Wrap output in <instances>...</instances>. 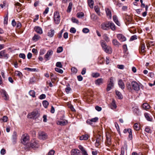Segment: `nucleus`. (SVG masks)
<instances>
[{"mask_svg": "<svg viewBox=\"0 0 155 155\" xmlns=\"http://www.w3.org/2000/svg\"><path fill=\"white\" fill-rule=\"evenodd\" d=\"M46 97L45 95L42 94L39 97V98L40 99L42 100L45 99Z\"/></svg>", "mask_w": 155, "mask_h": 155, "instance_id": "57", "label": "nucleus"}, {"mask_svg": "<svg viewBox=\"0 0 155 155\" xmlns=\"http://www.w3.org/2000/svg\"><path fill=\"white\" fill-rule=\"evenodd\" d=\"M106 12L107 17L111 19L112 18V14L109 8H107L106 9Z\"/></svg>", "mask_w": 155, "mask_h": 155, "instance_id": "18", "label": "nucleus"}, {"mask_svg": "<svg viewBox=\"0 0 155 155\" xmlns=\"http://www.w3.org/2000/svg\"><path fill=\"white\" fill-rule=\"evenodd\" d=\"M117 106L116 105L115 101L113 100L110 105V107L112 109H115L117 107Z\"/></svg>", "mask_w": 155, "mask_h": 155, "instance_id": "31", "label": "nucleus"}, {"mask_svg": "<svg viewBox=\"0 0 155 155\" xmlns=\"http://www.w3.org/2000/svg\"><path fill=\"white\" fill-rule=\"evenodd\" d=\"M31 115L32 116L31 118L36 119L39 116L40 114L37 110H35L32 112Z\"/></svg>", "mask_w": 155, "mask_h": 155, "instance_id": "13", "label": "nucleus"}, {"mask_svg": "<svg viewBox=\"0 0 155 155\" xmlns=\"http://www.w3.org/2000/svg\"><path fill=\"white\" fill-rule=\"evenodd\" d=\"M145 44L144 43H141L139 49L140 51H141L142 52H144L145 51Z\"/></svg>", "mask_w": 155, "mask_h": 155, "instance_id": "25", "label": "nucleus"}, {"mask_svg": "<svg viewBox=\"0 0 155 155\" xmlns=\"http://www.w3.org/2000/svg\"><path fill=\"white\" fill-rule=\"evenodd\" d=\"M134 129L136 130H139L140 129V126L138 123H135L134 126Z\"/></svg>", "mask_w": 155, "mask_h": 155, "instance_id": "36", "label": "nucleus"}, {"mask_svg": "<svg viewBox=\"0 0 155 155\" xmlns=\"http://www.w3.org/2000/svg\"><path fill=\"white\" fill-rule=\"evenodd\" d=\"M45 52V51L44 49H41L40 50V55H43Z\"/></svg>", "mask_w": 155, "mask_h": 155, "instance_id": "62", "label": "nucleus"}, {"mask_svg": "<svg viewBox=\"0 0 155 155\" xmlns=\"http://www.w3.org/2000/svg\"><path fill=\"white\" fill-rule=\"evenodd\" d=\"M53 53V51L50 50L48 51L47 53L45 55V58L46 59V61H47L49 60V57Z\"/></svg>", "mask_w": 155, "mask_h": 155, "instance_id": "15", "label": "nucleus"}, {"mask_svg": "<svg viewBox=\"0 0 155 155\" xmlns=\"http://www.w3.org/2000/svg\"><path fill=\"white\" fill-rule=\"evenodd\" d=\"M71 71L74 73H76L77 72V69L75 67H72L71 68Z\"/></svg>", "mask_w": 155, "mask_h": 155, "instance_id": "55", "label": "nucleus"}, {"mask_svg": "<svg viewBox=\"0 0 155 155\" xmlns=\"http://www.w3.org/2000/svg\"><path fill=\"white\" fill-rule=\"evenodd\" d=\"M17 133L16 132H13L12 136V141L13 144H15L17 142Z\"/></svg>", "mask_w": 155, "mask_h": 155, "instance_id": "10", "label": "nucleus"}, {"mask_svg": "<svg viewBox=\"0 0 155 155\" xmlns=\"http://www.w3.org/2000/svg\"><path fill=\"white\" fill-rule=\"evenodd\" d=\"M114 21L116 24L119 26L120 25V23L118 21L117 17L116 15H114L113 17Z\"/></svg>", "mask_w": 155, "mask_h": 155, "instance_id": "24", "label": "nucleus"}, {"mask_svg": "<svg viewBox=\"0 0 155 155\" xmlns=\"http://www.w3.org/2000/svg\"><path fill=\"white\" fill-rule=\"evenodd\" d=\"M144 116L147 120L149 121H151L152 120V117L148 113H145Z\"/></svg>", "mask_w": 155, "mask_h": 155, "instance_id": "29", "label": "nucleus"}, {"mask_svg": "<svg viewBox=\"0 0 155 155\" xmlns=\"http://www.w3.org/2000/svg\"><path fill=\"white\" fill-rule=\"evenodd\" d=\"M0 92L1 93L2 97L3 99L6 101L8 100L9 98V96L6 92L4 89H2Z\"/></svg>", "mask_w": 155, "mask_h": 155, "instance_id": "8", "label": "nucleus"}, {"mask_svg": "<svg viewBox=\"0 0 155 155\" xmlns=\"http://www.w3.org/2000/svg\"><path fill=\"white\" fill-rule=\"evenodd\" d=\"M9 57L8 54H6L5 50H2L0 51V58H3L7 59Z\"/></svg>", "mask_w": 155, "mask_h": 155, "instance_id": "11", "label": "nucleus"}, {"mask_svg": "<svg viewBox=\"0 0 155 155\" xmlns=\"http://www.w3.org/2000/svg\"><path fill=\"white\" fill-rule=\"evenodd\" d=\"M126 20L128 23H130L131 21V17L129 15H127L125 17Z\"/></svg>", "mask_w": 155, "mask_h": 155, "instance_id": "32", "label": "nucleus"}, {"mask_svg": "<svg viewBox=\"0 0 155 155\" xmlns=\"http://www.w3.org/2000/svg\"><path fill=\"white\" fill-rule=\"evenodd\" d=\"M145 131L148 133H151V130L150 128L148 127H147L145 129Z\"/></svg>", "mask_w": 155, "mask_h": 155, "instance_id": "60", "label": "nucleus"}, {"mask_svg": "<svg viewBox=\"0 0 155 155\" xmlns=\"http://www.w3.org/2000/svg\"><path fill=\"white\" fill-rule=\"evenodd\" d=\"M126 87L128 89L130 90L131 89V85L130 83H127L126 84Z\"/></svg>", "mask_w": 155, "mask_h": 155, "instance_id": "53", "label": "nucleus"}, {"mask_svg": "<svg viewBox=\"0 0 155 155\" xmlns=\"http://www.w3.org/2000/svg\"><path fill=\"white\" fill-rule=\"evenodd\" d=\"M117 38L121 42L125 41H126V38L122 34H119L117 35Z\"/></svg>", "mask_w": 155, "mask_h": 155, "instance_id": "12", "label": "nucleus"}, {"mask_svg": "<svg viewBox=\"0 0 155 155\" xmlns=\"http://www.w3.org/2000/svg\"><path fill=\"white\" fill-rule=\"evenodd\" d=\"M88 3L91 8H93L94 2L93 0H88Z\"/></svg>", "mask_w": 155, "mask_h": 155, "instance_id": "30", "label": "nucleus"}, {"mask_svg": "<svg viewBox=\"0 0 155 155\" xmlns=\"http://www.w3.org/2000/svg\"><path fill=\"white\" fill-rule=\"evenodd\" d=\"M19 57L20 58L24 59L25 58V55L23 53H21L19 54Z\"/></svg>", "mask_w": 155, "mask_h": 155, "instance_id": "59", "label": "nucleus"}, {"mask_svg": "<svg viewBox=\"0 0 155 155\" xmlns=\"http://www.w3.org/2000/svg\"><path fill=\"white\" fill-rule=\"evenodd\" d=\"M71 155H81L79 150L78 149H72L71 152Z\"/></svg>", "mask_w": 155, "mask_h": 155, "instance_id": "16", "label": "nucleus"}, {"mask_svg": "<svg viewBox=\"0 0 155 155\" xmlns=\"http://www.w3.org/2000/svg\"><path fill=\"white\" fill-rule=\"evenodd\" d=\"M89 137V136L87 134L84 135L80 137V140H86L88 139Z\"/></svg>", "mask_w": 155, "mask_h": 155, "instance_id": "28", "label": "nucleus"}, {"mask_svg": "<svg viewBox=\"0 0 155 155\" xmlns=\"http://www.w3.org/2000/svg\"><path fill=\"white\" fill-rule=\"evenodd\" d=\"M118 84L120 87L122 89H124L125 88L124 84L121 79L119 80L118 81Z\"/></svg>", "mask_w": 155, "mask_h": 155, "instance_id": "22", "label": "nucleus"}, {"mask_svg": "<svg viewBox=\"0 0 155 155\" xmlns=\"http://www.w3.org/2000/svg\"><path fill=\"white\" fill-rule=\"evenodd\" d=\"M56 66L58 67L62 68V65L60 62H58L56 63Z\"/></svg>", "mask_w": 155, "mask_h": 155, "instance_id": "48", "label": "nucleus"}, {"mask_svg": "<svg viewBox=\"0 0 155 155\" xmlns=\"http://www.w3.org/2000/svg\"><path fill=\"white\" fill-rule=\"evenodd\" d=\"M63 48L62 47L60 46L57 49V52L58 53H60L63 51Z\"/></svg>", "mask_w": 155, "mask_h": 155, "instance_id": "45", "label": "nucleus"}, {"mask_svg": "<svg viewBox=\"0 0 155 155\" xmlns=\"http://www.w3.org/2000/svg\"><path fill=\"white\" fill-rule=\"evenodd\" d=\"M54 30H49L48 32V35L50 38L52 37L54 35Z\"/></svg>", "mask_w": 155, "mask_h": 155, "instance_id": "26", "label": "nucleus"}, {"mask_svg": "<svg viewBox=\"0 0 155 155\" xmlns=\"http://www.w3.org/2000/svg\"><path fill=\"white\" fill-rule=\"evenodd\" d=\"M38 137L41 140H45L48 138L47 134L42 131H39L38 134Z\"/></svg>", "mask_w": 155, "mask_h": 155, "instance_id": "3", "label": "nucleus"}, {"mask_svg": "<svg viewBox=\"0 0 155 155\" xmlns=\"http://www.w3.org/2000/svg\"><path fill=\"white\" fill-rule=\"evenodd\" d=\"M78 148L81 151L82 154L83 155H88L87 152L82 145H79L78 146Z\"/></svg>", "mask_w": 155, "mask_h": 155, "instance_id": "20", "label": "nucleus"}, {"mask_svg": "<svg viewBox=\"0 0 155 155\" xmlns=\"http://www.w3.org/2000/svg\"><path fill=\"white\" fill-rule=\"evenodd\" d=\"M39 18V15H36L35 18L34 19L33 21L34 22H35L36 21L38 20Z\"/></svg>", "mask_w": 155, "mask_h": 155, "instance_id": "64", "label": "nucleus"}, {"mask_svg": "<svg viewBox=\"0 0 155 155\" xmlns=\"http://www.w3.org/2000/svg\"><path fill=\"white\" fill-rule=\"evenodd\" d=\"M103 79L100 78L97 79V85H101L103 83Z\"/></svg>", "mask_w": 155, "mask_h": 155, "instance_id": "37", "label": "nucleus"}, {"mask_svg": "<svg viewBox=\"0 0 155 155\" xmlns=\"http://www.w3.org/2000/svg\"><path fill=\"white\" fill-rule=\"evenodd\" d=\"M130 132L129 133L128 139L130 140H131L132 138V130H130Z\"/></svg>", "mask_w": 155, "mask_h": 155, "instance_id": "46", "label": "nucleus"}, {"mask_svg": "<svg viewBox=\"0 0 155 155\" xmlns=\"http://www.w3.org/2000/svg\"><path fill=\"white\" fill-rule=\"evenodd\" d=\"M137 39V37L136 35H134L132 36L130 39V41H133L134 40H136Z\"/></svg>", "mask_w": 155, "mask_h": 155, "instance_id": "43", "label": "nucleus"}, {"mask_svg": "<svg viewBox=\"0 0 155 155\" xmlns=\"http://www.w3.org/2000/svg\"><path fill=\"white\" fill-rule=\"evenodd\" d=\"M142 107L144 109L147 110L150 108V106L147 103H143L142 105Z\"/></svg>", "mask_w": 155, "mask_h": 155, "instance_id": "27", "label": "nucleus"}, {"mask_svg": "<svg viewBox=\"0 0 155 155\" xmlns=\"http://www.w3.org/2000/svg\"><path fill=\"white\" fill-rule=\"evenodd\" d=\"M15 74L17 76L20 77L22 75V73L18 71H16L15 72Z\"/></svg>", "mask_w": 155, "mask_h": 155, "instance_id": "52", "label": "nucleus"}, {"mask_svg": "<svg viewBox=\"0 0 155 155\" xmlns=\"http://www.w3.org/2000/svg\"><path fill=\"white\" fill-rule=\"evenodd\" d=\"M113 45L116 47H119L121 44L116 39H114L112 40Z\"/></svg>", "mask_w": 155, "mask_h": 155, "instance_id": "23", "label": "nucleus"}, {"mask_svg": "<svg viewBox=\"0 0 155 155\" xmlns=\"http://www.w3.org/2000/svg\"><path fill=\"white\" fill-rule=\"evenodd\" d=\"M116 94L118 98L120 99H122L123 98L122 95L121 93L118 91H116Z\"/></svg>", "mask_w": 155, "mask_h": 155, "instance_id": "33", "label": "nucleus"}, {"mask_svg": "<svg viewBox=\"0 0 155 155\" xmlns=\"http://www.w3.org/2000/svg\"><path fill=\"white\" fill-rule=\"evenodd\" d=\"M54 20L55 23L58 24L60 23V16L59 12H56L54 13Z\"/></svg>", "mask_w": 155, "mask_h": 155, "instance_id": "5", "label": "nucleus"}, {"mask_svg": "<svg viewBox=\"0 0 155 155\" xmlns=\"http://www.w3.org/2000/svg\"><path fill=\"white\" fill-rule=\"evenodd\" d=\"M43 104L44 107L45 108H46L49 104V103L47 101H44L43 102Z\"/></svg>", "mask_w": 155, "mask_h": 155, "instance_id": "41", "label": "nucleus"}, {"mask_svg": "<svg viewBox=\"0 0 155 155\" xmlns=\"http://www.w3.org/2000/svg\"><path fill=\"white\" fill-rule=\"evenodd\" d=\"M3 4H0V6L2 8H3L4 7H5L7 4V2L6 1H4L3 2Z\"/></svg>", "mask_w": 155, "mask_h": 155, "instance_id": "51", "label": "nucleus"}, {"mask_svg": "<svg viewBox=\"0 0 155 155\" xmlns=\"http://www.w3.org/2000/svg\"><path fill=\"white\" fill-rule=\"evenodd\" d=\"M67 120H64L61 121H58L57 122V124L61 126H64L68 124Z\"/></svg>", "mask_w": 155, "mask_h": 155, "instance_id": "19", "label": "nucleus"}, {"mask_svg": "<svg viewBox=\"0 0 155 155\" xmlns=\"http://www.w3.org/2000/svg\"><path fill=\"white\" fill-rule=\"evenodd\" d=\"M72 6V3L71 2H70L69 4V5L68 8V9L67 10V12H69L71 11Z\"/></svg>", "mask_w": 155, "mask_h": 155, "instance_id": "34", "label": "nucleus"}, {"mask_svg": "<svg viewBox=\"0 0 155 155\" xmlns=\"http://www.w3.org/2000/svg\"><path fill=\"white\" fill-rule=\"evenodd\" d=\"M131 85L133 89L136 91L140 90L139 85L136 81H133L131 82Z\"/></svg>", "mask_w": 155, "mask_h": 155, "instance_id": "9", "label": "nucleus"}, {"mask_svg": "<svg viewBox=\"0 0 155 155\" xmlns=\"http://www.w3.org/2000/svg\"><path fill=\"white\" fill-rule=\"evenodd\" d=\"M103 38L107 42H108L109 41V39L108 37L106 35H104L103 36Z\"/></svg>", "mask_w": 155, "mask_h": 155, "instance_id": "47", "label": "nucleus"}, {"mask_svg": "<svg viewBox=\"0 0 155 155\" xmlns=\"http://www.w3.org/2000/svg\"><path fill=\"white\" fill-rule=\"evenodd\" d=\"M84 16V13L82 12H78L77 14V16L78 18H81Z\"/></svg>", "mask_w": 155, "mask_h": 155, "instance_id": "38", "label": "nucleus"}, {"mask_svg": "<svg viewBox=\"0 0 155 155\" xmlns=\"http://www.w3.org/2000/svg\"><path fill=\"white\" fill-rule=\"evenodd\" d=\"M22 143L25 145L29 142L30 140L29 136L27 134H25L22 135Z\"/></svg>", "mask_w": 155, "mask_h": 155, "instance_id": "4", "label": "nucleus"}, {"mask_svg": "<svg viewBox=\"0 0 155 155\" xmlns=\"http://www.w3.org/2000/svg\"><path fill=\"white\" fill-rule=\"evenodd\" d=\"M78 80L79 81H81L83 80V78L81 75L77 76Z\"/></svg>", "mask_w": 155, "mask_h": 155, "instance_id": "61", "label": "nucleus"}, {"mask_svg": "<svg viewBox=\"0 0 155 155\" xmlns=\"http://www.w3.org/2000/svg\"><path fill=\"white\" fill-rule=\"evenodd\" d=\"M114 86L113 78L111 77L110 79V81L109 82L107 88V91H109Z\"/></svg>", "mask_w": 155, "mask_h": 155, "instance_id": "7", "label": "nucleus"}, {"mask_svg": "<svg viewBox=\"0 0 155 155\" xmlns=\"http://www.w3.org/2000/svg\"><path fill=\"white\" fill-rule=\"evenodd\" d=\"M30 146L33 148H38L39 146L38 141L35 140H31L30 144Z\"/></svg>", "mask_w": 155, "mask_h": 155, "instance_id": "6", "label": "nucleus"}, {"mask_svg": "<svg viewBox=\"0 0 155 155\" xmlns=\"http://www.w3.org/2000/svg\"><path fill=\"white\" fill-rule=\"evenodd\" d=\"M106 137L107 140V143L108 145H110L111 144V136L109 132L106 133Z\"/></svg>", "mask_w": 155, "mask_h": 155, "instance_id": "17", "label": "nucleus"}, {"mask_svg": "<svg viewBox=\"0 0 155 155\" xmlns=\"http://www.w3.org/2000/svg\"><path fill=\"white\" fill-rule=\"evenodd\" d=\"M97 148L98 146L101 145L102 143V137L101 136V133H98L97 132Z\"/></svg>", "mask_w": 155, "mask_h": 155, "instance_id": "14", "label": "nucleus"}, {"mask_svg": "<svg viewBox=\"0 0 155 155\" xmlns=\"http://www.w3.org/2000/svg\"><path fill=\"white\" fill-rule=\"evenodd\" d=\"M123 48L124 52H126L127 51V48L126 45L124 44L123 45Z\"/></svg>", "mask_w": 155, "mask_h": 155, "instance_id": "56", "label": "nucleus"}, {"mask_svg": "<svg viewBox=\"0 0 155 155\" xmlns=\"http://www.w3.org/2000/svg\"><path fill=\"white\" fill-rule=\"evenodd\" d=\"M40 37L38 35H35L33 37L32 39L34 40H35V41H37L39 39Z\"/></svg>", "mask_w": 155, "mask_h": 155, "instance_id": "44", "label": "nucleus"}, {"mask_svg": "<svg viewBox=\"0 0 155 155\" xmlns=\"http://www.w3.org/2000/svg\"><path fill=\"white\" fill-rule=\"evenodd\" d=\"M8 118L6 116H4L3 117L2 120L4 122H6L8 121Z\"/></svg>", "mask_w": 155, "mask_h": 155, "instance_id": "58", "label": "nucleus"}, {"mask_svg": "<svg viewBox=\"0 0 155 155\" xmlns=\"http://www.w3.org/2000/svg\"><path fill=\"white\" fill-rule=\"evenodd\" d=\"M71 90V88L69 87H67L65 89V91L67 94H68Z\"/></svg>", "mask_w": 155, "mask_h": 155, "instance_id": "50", "label": "nucleus"}, {"mask_svg": "<svg viewBox=\"0 0 155 155\" xmlns=\"http://www.w3.org/2000/svg\"><path fill=\"white\" fill-rule=\"evenodd\" d=\"M55 70L58 72L60 74H62L63 72V71L61 69L59 68H55Z\"/></svg>", "mask_w": 155, "mask_h": 155, "instance_id": "42", "label": "nucleus"}, {"mask_svg": "<svg viewBox=\"0 0 155 155\" xmlns=\"http://www.w3.org/2000/svg\"><path fill=\"white\" fill-rule=\"evenodd\" d=\"M8 22V14H7L6 16L4 17V24L7 25Z\"/></svg>", "mask_w": 155, "mask_h": 155, "instance_id": "39", "label": "nucleus"}, {"mask_svg": "<svg viewBox=\"0 0 155 155\" xmlns=\"http://www.w3.org/2000/svg\"><path fill=\"white\" fill-rule=\"evenodd\" d=\"M103 28H110L111 29H115V27L114 24L112 22L107 21L103 23L102 25Z\"/></svg>", "mask_w": 155, "mask_h": 155, "instance_id": "2", "label": "nucleus"}, {"mask_svg": "<svg viewBox=\"0 0 155 155\" xmlns=\"http://www.w3.org/2000/svg\"><path fill=\"white\" fill-rule=\"evenodd\" d=\"M100 43L102 48L104 51L107 53L111 54L112 52V49L111 47L108 46L103 40H101Z\"/></svg>", "mask_w": 155, "mask_h": 155, "instance_id": "1", "label": "nucleus"}, {"mask_svg": "<svg viewBox=\"0 0 155 155\" xmlns=\"http://www.w3.org/2000/svg\"><path fill=\"white\" fill-rule=\"evenodd\" d=\"M97 121V117H95L91 119H89L87 120L86 122L87 123L92 125L93 123L96 122Z\"/></svg>", "mask_w": 155, "mask_h": 155, "instance_id": "21", "label": "nucleus"}, {"mask_svg": "<svg viewBox=\"0 0 155 155\" xmlns=\"http://www.w3.org/2000/svg\"><path fill=\"white\" fill-rule=\"evenodd\" d=\"M117 67L120 69H123L124 68V66L123 65H118Z\"/></svg>", "mask_w": 155, "mask_h": 155, "instance_id": "63", "label": "nucleus"}, {"mask_svg": "<svg viewBox=\"0 0 155 155\" xmlns=\"http://www.w3.org/2000/svg\"><path fill=\"white\" fill-rule=\"evenodd\" d=\"M25 70H27L30 71H36V68H25Z\"/></svg>", "mask_w": 155, "mask_h": 155, "instance_id": "40", "label": "nucleus"}, {"mask_svg": "<svg viewBox=\"0 0 155 155\" xmlns=\"http://www.w3.org/2000/svg\"><path fill=\"white\" fill-rule=\"evenodd\" d=\"M29 95L33 97H35V93L33 90H31L29 92Z\"/></svg>", "mask_w": 155, "mask_h": 155, "instance_id": "35", "label": "nucleus"}, {"mask_svg": "<svg viewBox=\"0 0 155 155\" xmlns=\"http://www.w3.org/2000/svg\"><path fill=\"white\" fill-rule=\"evenodd\" d=\"M54 153L55 151L53 150H51L49 151L48 155H54Z\"/></svg>", "mask_w": 155, "mask_h": 155, "instance_id": "54", "label": "nucleus"}, {"mask_svg": "<svg viewBox=\"0 0 155 155\" xmlns=\"http://www.w3.org/2000/svg\"><path fill=\"white\" fill-rule=\"evenodd\" d=\"M71 20L73 23H75L77 24H78L79 23L78 20L74 17H72Z\"/></svg>", "mask_w": 155, "mask_h": 155, "instance_id": "49", "label": "nucleus"}]
</instances>
